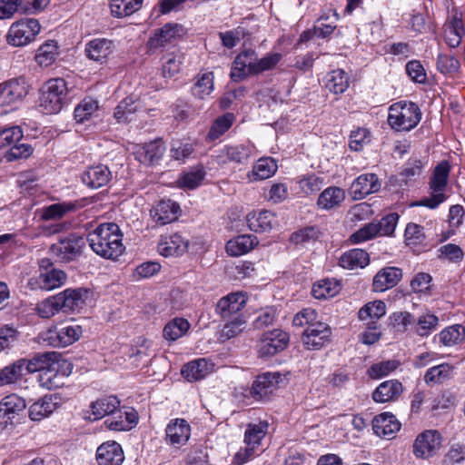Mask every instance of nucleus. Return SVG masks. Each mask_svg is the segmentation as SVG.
Returning <instances> with one entry per match:
<instances>
[{
  "mask_svg": "<svg viewBox=\"0 0 465 465\" xmlns=\"http://www.w3.org/2000/svg\"><path fill=\"white\" fill-rule=\"evenodd\" d=\"M213 90V74L211 72L204 73L198 76L193 84L192 93L200 99H205Z\"/></svg>",
  "mask_w": 465,
  "mask_h": 465,
  "instance_id": "nucleus-53",
  "label": "nucleus"
},
{
  "mask_svg": "<svg viewBox=\"0 0 465 465\" xmlns=\"http://www.w3.org/2000/svg\"><path fill=\"white\" fill-rule=\"evenodd\" d=\"M441 444L440 434L434 430H428L420 433L413 443V454L419 459H427L433 456Z\"/></svg>",
  "mask_w": 465,
  "mask_h": 465,
  "instance_id": "nucleus-9",
  "label": "nucleus"
},
{
  "mask_svg": "<svg viewBox=\"0 0 465 465\" xmlns=\"http://www.w3.org/2000/svg\"><path fill=\"white\" fill-rule=\"evenodd\" d=\"M369 253L362 249L350 250L344 252L339 260V264L341 267L350 270L364 268L369 264Z\"/></svg>",
  "mask_w": 465,
  "mask_h": 465,
  "instance_id": "nucleus-39",
  "label": "nucleus"
},
{
  "mask_svg": "<svg viewBox=\"0 0 465 465\" xmlns=\"http://www.w3.org/2000/svg\"><path fill=\"white\" fill-rule=\"evenodd\" d=\"M30 85L24 76L9 79L0 84V99L4 105H16L28 94Z\"/></svg>",
  "mask_w": 465,
  "mask_h": 465,
  "instance_id": "nucleus-7",
  "label": "nucleus"
},
{
  "mask_svg": "<svg viewBox=\"0 0 465 465\" xmlns=\"http://www.w3.org/2000/svg\"><path fill=\"white\" fill-rule=\"evenodd\" d=\"M35 311L41 318L48 319L61 311L57 296H51L37 303Z\"/></svg>",
  "mask_w": 465,
  "mask_h": 465,
  "instance_id": "nucleus-62",
  "label": "nucleus"
},
{
  "mask_svg": "<svg viewBox=\"0 0 465 465\" xmlns=\"http://www.w3.org/2000/svg\"><path fill=\"white\" fill-rule=\"evenodd\" d=\"M246 223L250 230L255 232H269L279 225L275 213L268 210L250 213L246 216Z\"/></svg>",
  "mask_w": 465,
  "mask_h": 465,
  "instance_id": "nucleus-18",
  "label": "nucleus"
},
{
  "mask_svg": "<svg viewBox=\"0 0 465 465\" xmlns=\"http://www.w3.org/2000/svg\"><path fill=\"white\" fill-rule=\"evenodd\" d=\"M385 313V303L381 300H377L368 302L361 307L358 312V317L361 321L370 320L369 323L377 324V320L384 316Z\"/></svg>",
  "mask_w": 465,
  "mask_h": 465,
  "instance_id": "nucleus-42",
  "label": "nucleus"
},
{
  "mask_svg": "<svg viewBox=\"0 0 465 465\" xmlns=\"http://www.w3.org/2000/svg\"><path fill=\"white\" fill-rule=\"evenodd\" d=\"M87 295L88 291L83 288L66 289L56 294L61 311L64 312H74L81 309L85 304Z\"/></svg>",
  "mask_w": 465,
  "mask_h": 465,
  "instance_id": "nucleus-20",
  "label": "nucleus"
},
{
  "mask_svg": "<svg viewBox=\"0 0 465 465\" xmlns=\"http://www.w3.org/2000/svg\"><path fill=\"white\" fill-rule=\"evenodd\" d=\"M401 429V423L392 413L384 412L373 418L372 430L380 437H392Z\"/></svg>",
  "mask_w": 465,
  "mask_h": 465,
  "instance_id": "nucleus-31",
  "label": "nucleus"
},
{
  "mask_svg": "<svg viewBox=\"0 0 465 465\" xmlns=\"http://www.w3.org/2000/svg\"><path fill=\"white\" fill-rule=\"evenodd\" d=\"M165 433L166 440L171 445L179 448L188 441L191 427L184 419H174L168 423Z\"/></svg>",
  "mask_w": 465,
  "mask_h": 465,
  "instance_id": "nucleus-22",
  "label": "nucleus"
},
{
  "mask_svg": "<svg viewBox=\"0 0 465 465\" xmlns=\"http://www.w3.org/2000/svg\"><path fill=\"white\" fill-rule=\"evenodd\" d=\"M258 244L257 237L242 234L227 242L225 249L230 256H241L252 250Z\"/></svg>",
  "mask_w": 465,
  "mask_h": 465,
  "instance_id": "nucleus-35",
  "label": "nucleus"
},
{
  "mask_svg": "<svg viewBox=\"0 0 465 465\" xmlns=\"http://www.w3.org/2000/svg\"><path fill=\"white\" fill-rule=\"evenodd\" d=\"M254 147L252 144L225 145L220 151V158L223 163H233L236 164H247L253 153Z\"/></svg>",
  "mask_w": 465,
  "mask_h": 465,
  "instance_id": "nucleus-19",
  "label": "nucleus"
},
{
  "mask_svg": "<svg viewBox=\"0 0 465 465\" xmlns=\"http://www.w3.org/2000/svg\"><path fill=\"white\" fill-rule=\"evenodd\" d=\"M40 32V24L35 18L22 19L14 23L7 33V43L24 46L31 43Z\"/></svg>",
  "mask_w": 465,
  "mask_h": 465,
  "instance_id": "nucleus-6",
  "label": "nucleus"
},
{
  "mask_svg": "<svg viewBox=\"0 0 465 465\" xmlns=\"http://www.w3.org/2000/svg\"><path fill=\"white\" fill-rule=\"evenodd\" d=\"M399 366L395 360H388L372 364L368 370V374L372 379H381L389 375Z\"/></svg>",
  "mask_w": 465,
  "mask_h": 465,
  "instance_id": "nucleus-60",
  "label": "nucleus"
},
{
  "mask_svg": "<svg viewBox=\"0 0 465 465\" xmlns=\"http://www.w3.org/2000/svg\"><path fill=\"white\" fill-rule=\"evenodd\" d=\"M282 54L279 53L268 54L264 57L258 59L256 55L255 64H252V74H259L265 71L273 69L281 61Z\"/></svg>",
  "mask_w": 465,
  "mask_h": 465,
  "instance_id": "nucleus-58",
  "label": "nucleus"
},
{
  "mask_svg": "<svg viewBox=\"0 0 465 465\" xmlns=\"http://www.w3.org/2000/svg\"><path fill=\"white\" fill-rule=\"evenodd\" d=\"M331 335L330 326L320 321L304 330L302 340L306 349L320 350L330 341Z\"/></svg>",
  "mask_w": 465,
  "mask_h": 465,
  "instance_id": "nucleus-10",
  "label": "nucleus"
},
{
  "mask_svg": "<svg viewBox=\"0 0 465 465\" xmlns=\"http://www.w3.org/2000/svg\"><path fill=\"white\" fill-rule=\"evenodd\" d=\"M76 205L73 203H58L44 207L41 212V219L44 221L59 220L66 213L74 211Z\"/></svg>",
  "mask_w": 465,
  "mask_h": 465,
  "instance_id": "nucleus-49",
  "label": "nucleus"
},
{
  "mask_svg": "<svg viewBox=\"0 0 465 465\" xmlns=\"http://www.w3.org/2000/svg\"><path fill=\"white\" fill-rule=\"evenodd\" d=\"M162 74L164 78L173 77L179 71L182 59L179 54H167L162 58Z\"/></svg>",
  "mask_w": 465,
  "mask_h": 465,
  "instance_id": "nucleus-59",
  "label": "nucleus"
},
{
  "mask_svg": "<svg viewBox=\"0 0 465 465\" xmlns=\"http://www.w3.org/2000/svg\"><path fill=\"white\" fill-rule=\"evenodd\" d=\"M68 88L63 78L48 80L41 90L39 107L45 114L59 113L65 102Z\"/></svg>",
  "mask_w": 465,
  "mask_h": 465,
  "instance_id": "nucleus-3",
  "label": "nucleus"
},
{
  "mask_svg": "<svg viewBox=\"0 0 465 465\" xmlns=\"http://www.w3.org/2000/svg\"><path fill=\"white\" fill-rule=\"evenodd\" d=\"M289 334L280 329L263 333L259 352L262 356H272L283 351L289 344Z\"/></svg>",
  "mask_w": 465,
  "mask_h": 465,
  "instance_id": "nucleus-13",
  "label": "nucleus"
},
{
  "mask_svg": "<svg viewBox=\"0 0 465 465\" xmlns=\"http://www.w3.org/2000/svg\"><path fill=\"white\" fill-rule=\"evenodd\" d=\"M180 211L179 204L168 199L160 201L152 210L151 213L158 224L165 225L176 221Z\"/></svg>",
  "mask_w": 465,
  "mask_h": 465,
  "instance_id": "nucleus-29",
  "label": "nucleus"
},
{
  "mask_svg": "<svg viewBox=\"0 0 465 465\" xmlns=\"http://www.w3.org/2000/svg\"><path fill=\"white\" fill-rule=\"evenodd\" d=\"M181 28L177 24H166L163 27L156 29L147 42V47L151 52H154L164 47L166 45L178 35Z\"/></svg>",
  "mask_w": 465,
  "mask_h": 465,
  "instance_id": "nucleus-27",
  "label": "nucleus"
},
{
  "mask_svg": "<svg viewBox=\"0 0 465 465\" xmlns=\"http://www.w3.org/2000/svg\"><path fill=\"white\" fill-rule=\"evenodd\" d=\"M97 102L92 98L84 99L74 109V118L83 123L97 111Z\"/></svg>",
  "mask_w": 465,
  "mask_h": 465,
  "instance_id": "nucleus-64",
  "label": "nucleus"
},
{
  "mask_svg": "<svg viewBox=\"0 0 465 465\" xmlns=\"http://www.w3.org/2000/svg\"><path fill=\"white\" fill-rule=\"evenodd\" d=\"M56 361L55 352L38 353L31 360L20 359L18 363L22 369L23 375L44 371L49 369L53 363Z\"/></svg>",
  "mask_w": 465,
  "mask_h": 465,
  "instance_id": "nucleus-28",
  "label": "nucleus"
},
{
  "mask_svg": "<svg viewBox=\"0 0 465 465\" xmlns=\"http://www.w3.org/2000/svg\"><path fill=\"white\" fill-rule=\"evenodd\" d=\"M165 152L163 142L160 139L139 145L135 152V158L141 163L152 165L159 162Z\"/></svg>",
  "mask_w": 465,
  "mask_h": 465,
  "instance_id": "nucleus-23",
  "label": "nucleus"
},
{
  "mask_svg": "<svg viewBox=\"0 0 465 465\" xmlns=\"http://www.w3.org/2000/svg\"><path fill=\"white\" fill-rule=\"evenodd\" d=\"M465 338V328L460 324H455L442 330L439 333V341L444 346L451 347Z\"/></svg>",
  "mask_w": 465,
  "mask_h": 465,
  "instance_id": "nucleus-50",
  "label": "nucleus"
},
{
  "mask_svg": "<svg viewBox=\"0 0 465 465\" xmlns=\"http://www.w3.org/2000/svg\"><path fill=\"white\" fill-rule=\"evenodd\" d=\"M112 178L108 167L104 164L92 166L83 175V182L92 188L106 185Z\"/></svg>",
  "mask_w": 465,
  "mask_h": 465,
  "instance_id": "nucleus-36",
  "label": "nucleus"
},
{
  "mask_svg": "<svg viewBox=\"0 0 465 465\" xmlns=\"http://www.w3.org/2000/svg\"><path fill=\"white\" fill-rule=\"evenodd\" d=\"M57 397L45 395L29 407V417L32 420H41L53 413L58 407Z\"/></svg>",
  "mask_w": 465,
  "mask_h": 465,
  "instance_id": "nucleus-34",
  "label": "nucleus"
},
{
  "mask_svg": "<svg viewBox=\"0 0 465 465\" xmlns=\"http://www.w3.org/2000/svg\"><path fill=\"white\" fill-rule=\"evenodd\" d=\"M350 84L348 74L342 69H336L325 76V87L335 94L344 93Z\"/></svg>",
  "mask_w": 465,
  "mask_h": 465,
  "instance_id": "nucleus-40",
  "label": "nucleus"
},
{
  "mask_svg": "<svg viewBox=\"0 0 465 465\" xmlns=\"http://www.w3.org/2000/svg\"><path fill=\"white\" fill-rule=\"evenodd\" d=\"M277 162L272 157L260 158L252 167V170L248 173L250 181L265 180L277 172Z\"/></svg>",
  "mask_w": 465,
  "mask_h": 465,
  "instance_id": "nucleus-37",
  "label": "nucleus"
},
{
  "mask_svg": "<svg viewBox=\"0 0 465 465\" xmlns=\"http://www.w3.org/2000/svg\"><path fill=\"white\" fill-rule=\"evenodd\" d=\"M256 52L252 49H246L241 52L234 59L230 76L232 81L238 82L252 74V67L255 64Z\"/></svg>",
  "mask_w": 465,
  "mask_h": 465,
  "instance_id": "nucleus-16",
  "label": "nucleus"
},
{
  "mask_svg": "<svg viewBox=\"0 0 465 465\" xmlns=\"http://www.w3.org/2000/svg\"><path fill=\"white\" fill-rule=\"evenodd\" d=\"M122 233L114 223H102L87 236L91 249L105 259L116 260L124 252Z\"/></svg>",
  "mask_w": 465,
  "mask_h": 465,
  "instance_id": "nucleus-1",
  "label": "nucleus"
},
{
  "mask_svg": "<svg viewBox=\"0 0 465 465\" xmlns=\"http://www.w3.org/2000/svg\"><path fill=\"white\" fill-rule=\"evenodd\" d=\"M137 420L138 416L134 410L125 411L118 410L104 420V424L111 430L124 431L134 428Z\"/></svg>",
  "mask_w": 465,
  "mask_h": 465,
  "instance_id": "nucleus-30",
  "label": "nucleus"
},
{
  "mask_svg": "<svg viewBox=\"0 0 465 465\" xmlns=\"http://www.w3.org/2000/svg\"><path fill=\"white\" fill-rule=\"evenodd\" d=\"M189 328L190 323L187 320L183 318H174L164 326L163 334L166 340L174 341L183 337Z\"/></svg>",
  "mask_w": 465,
  "mask_h": 465,
  "instance_id": "nucleus-47",
  "label": "nucleus"
},
{
  "mask_svg": "<svg viewBox=\"0 0 465 465\" xmlns=\"http://www.w3.org/2000/svg\"><path fill=\"white\" fill-rule=\"evenodd\" d=\"M340 292V285L330 279L319 281L312 286V293L315 299L333 297Z\"/></svg>",
  "mask_w": 465,
  "mask_h": 465,
  "instance_id": "nucleus-52",
  "label": "nucleus"
},
{
  "mask_svg": "<svg viewBox=\"0 0 465 465\" xmlns=\"http://www.w3.org/2000/svg\"><path fill=\"white\" fill-rule=\"evenodd\" d=\"M124 460V450L116 441H106L97 448L96 460L99 465H121Z\"/></svg>",
  "mask_w": 465,
  "mask_h": 465,
  "instance_id": "nucleus-21",
  "label": "nucleus"
},
{
  "mask_svg": "<svg viewBox=\"0 0 465 465\" xmlns=\"http://www.w3.org/2000/svg\"><path fill=\"white\" fill-rule=\"evenodd\" d=\"M463 24L460 18L453 16L446 25L444 29L445 41L451 47H457L461 41Z\"/></svg>",
  "mask_w": 465,
  "mask_h": 465,
  "instance_id": "nucleus-46",
  "label": "nucleus"
},
{
  "mask_svg": "<svg viewBox=\"0 0 465 465\" xmlns=\"http://www.w3.org/2000/svg\"><path fill=\"white\" fill-rule=\"evenodd\" d=\"M450 170V167L448 162L443 161L440 163L435 167L432 177L430 181V188L432 190L433 193L430 197L412 203L411 205L425 206L430 209H435L443 203L446 200V195L442 192L447 185Z\"/></svg>",
  "mask_w": 465,
  "mask_h": 465,
  "instance_id": "nucleus-4",
  "label": "nucleus"
},
{
  "mask_svg": "<svg viewBox=\"0 0 465 465\" xmlns=\"http://www.w3.org/2000/svg\"><path fill=\"white\" fill-rule=\"evenodd\" d=\"M189 246V240L180 233L169 236H162L157 250L164 257L180 256L183 254Z\"/></svg>",
  "mask_w": 465,
  "mask_h": 465,
  "instance_id": "nucleus-17",
  "label": "nucleus"
},
{
  "mask_svg": "<svg viewBox=\"0 0 465 465\" xmlns=\"http://www.w3.org/2000/svg\"><path fill=\"white\" fill-rule=\"evenodd\" d=\"M64 375L58 371V362L39 374L40 385L47 390H54L64 385Z\"/></svg>",
  "mask_w": 465,
  "mask_h": 465,
  "instance_id": "nucleus-45",
  "label": "nucleus"
},
{
  "mask_svg": "<svg viewBox=\"0 0 465 465\" xmlns=\"http://www.w3.org/2000/svg\"><path fill=\"white\" fill-rule=\"evenodd\" d=\"M213 364L205 359H198L185 364L182 369V374L189 381L203 379L213 371Z\"/></svg>",
  "mask_w": 465,
  "mask_h": 465,
  "instance_id": "nucleus-38",
  "label": "nucleus"
},
{
  "mask_svg": "<svg viewBox=\"0 0 465 465\" xmlns=\"http://www.w3.org/2000/svg\"><path fill=\"white\" fill-rule=\"evenodd\" d=\"M143 0H111L110 8L115 17H125L137 12L143 5Z\"/></svg>",
  "mask_w": 465,
  "mask_h": 465,
  "instance_id": "nucleus-44",
  "label": "nucleus"
},
{
  "mask_svg": "<svg viewBox=\"0 0 465 465\" xmlns=\"http://www.w3.org/2000/svg\"><path fill=\"white\" fill-rule=\"evenodd\" d=\"M25 407V401L22 397L16 394L5 396L0 401V427L5 429L14 424Z\"/></svg>",
  "mask_w": 465,
  "mask_h": 465,
  "instance_id": "nucleus-11",
  "label": "nucleus"
},
{
  "mask_svg": "<svg viewBox=\"0 0 465 465\" xmlns=\"http://www.w3.org/2000/svg\"><path fill=\"white\" fill-rule=\"evenodd\" d=\"M404 238L407 245L420 244L426 239L423 226L414 223H408L405 228Z\"/></svg>",
  "mask_w": 465,
  "mask_h": 465,
  "instance_id": "nucleus-63",
  "label": "nucleus"
},
{
  "mask_svg": "<svg viewBox=\"0 0 465 465\" xmlns=\"http://www.w3.org/2000/svg\"><path fill=\"white\" fill-rule=\"evenodd\" d=\"M346 198L345 191L338 186H330L319 195L317 205L320 209L329 211L339 208Z\"/></svg>",
  "mask_w": 465,
  "mask_h": 465,
  "instance_id": "nucleus-32",
  "label": "nucleus"
},
{
  "mask_svg": "<svg viewBox=\"0 0 465 465\" xmlns=\"http://www.w3.org/2000/svg\"><path fill=\"white\" fill-rule=\"evenodd\" d=\"M247 295L244 292H232L221 298L216 305V312L223 319L230 320L237 315H242L241 311L245 307Z\"/></svg>",
  "mask_w": 465,
  "mask_h": 465,
  "instance_id": "nucleus-12",
  "label": "nucleus"
},
{
  "mask_svg": "<svg viewBox=\"0 0 465 465\" xmlns=\"http://www.w3.org/2000/svg\"><path fill=\"white\" fill-rule=\"evenodd\" d=\"M221 332V337L231 339L240 334L245 328L246 320L243 315H237L227 320Z\"/></svg>",
  "mask_w": 465,
  "mask_h": 465,
  "instance_id": "nucleus-56",
  "label": "nucleus"
},
{
  "mask_svg": "<svg viewBox=\"0 0 465 465\" xmlns=\"http://www.w3.org/2000/svg\"><path fill=\"white\" fill-rule=\"evenodd\" d=\"M439 319L436 315L426 313L419 317L416 325V333L419 336H428L438 326Z\"/></svg>",
  "mask_w": 465,
  "mask_h": 465,
  "instance_id": "nucleus-61",
  "label": "nucleus"
},
{
  "mask_svg": "<svg viewBox=\"0 0 465 465\" xmlns=\"http://www.w3.org/2000/svg\"><path fill=\"white\" fill-rule=\"evenodd\" d=\"M66 281V274L61 270L52 269L41 272L37 277L31 278L28 284L32 289L39 288L45 291H51L60 287Z\"/></svg>",
  "mask_w": 465,
  "mask_h": 465,
  "instance_id": "nucleus-24",
  "label": "nucleus"
},
{
  "mask_svg": "<svg viewBox=\"0 0 465 465\" xmlns=\"http://www.w3.org/2000/svg\"><path fill=\"white\" fill-rule=\"evenodd\" d=\"M282 381L283 378L278 371L264 372L259 375L253 381L252 393L256 398L262 399L266 397L269 393H272Z\"/></svg>",
  "mask_w": 465,
  "mask_h": 465,
  "instance_id": "nucleus-26",
  "label": "nucleus"
},
{
  "mask_svg": "<svg viewBox=\"0 0 465 465\" xmlns=\"http://www.w3.org/2000/svg\"><path fill=\"white\" fill-rule=\"evenodd\" d=\"M57 54L58 46L56 42L48 41L38 48L35 61L39 65L47 67L55 61Z\"/></svg>",
  "mask_w": 465,
  "mask_h": 465,
  "instance_id": "nucleus-51",
  "label": "nucleus"
},
{
  "mask_svg": "<svg viewBox=\"0 0 465 465\" xmlns=\"http://www.w3.org/2000/svg\"><path fill=\"white\" fill-rule=\"evenodd\" d=\"M205 174L206 173L203 166H196L191 171L183 173L179 178L178 183L183 188L195 189L202 183Z\"/></svg>",
  "mask_w": 465,
  "mask_h": 465,
  "instance_id": "nucleus-54",
  "label": "nucleus"
},
{
  "mask_svg": "<svg viewBox=\"0 0 465 465\" xmlns=\"http://www.w3.org/2000/svg\"><path fill=\"white\" fill-rule=\"evenodd\" d=\"M82 335V328L76 324L50 329L41 334V339L53 347H66L76 341Z\"/></svg>",
  "mask_w": 465,
  "mask_h": 465,
  "instance_id": "nucleus-8",
  "label": "nucleus"
},
{
  "mask_svg": "<svg viewBox=\"0 0 465 465\" xmlns=\"http://www.w3.org/2000/svg\"><path fill=\"white\" fill-rule=\"evenodd\" d=\"M403 391L402 384L397 380L381 382L373 391L372 399L376 402L384 403L397 400Z\"/></svg>",
  "mask_w": 465,
  "mask_h": 465,
  "instance_id": "nucleus-33",
  "label": "nucleus"
},
{
  "mask_svg": "<svg viewBox=\"0 0 465 465\" xmlns=\"http://www.w3.org/2000/svg\"><path fill=\"white\" fill-rule=\"evenodd\" d=\"M234 120L235 116L232 113H226L219 116L212 124L207 134V139L209 141H214L220 138L231 128Z\"/></svg>",
  "mask_w": 465,
  "mask_h": 465,
  "instance_id": "nucleus-48",
  "label": "nucleus"
},
{
  "mask_svg": "<svg viewBox=\"0 0 465 465\" xmlns=\"http://www.w3.org/2000/svg\"><path fill=\"white\" fill-rule=\"evenodd\" d=\"M115 50L113 40L107 38H95L86 43L84 53L88 59L99 64H105Z\"/></svg>",
  "mask_w": 465,
  "mask_h": 465,
  "instance_id": "nucleus-14",
  "label": "nucleus"
},
{
  "mask_svg": "<svg viewBox=\"0 0 465 465\" xmlns=\"http://www.w3.org/2000/svg\"><path fill=\"white\" fill-rule=\"evenodd\" d=\"M436 66L442 74L453 76L460 69V62L452 55L440 54L437 58Z\"/></svg>",
  "mask_w": 465,
  "mask_h": 465,
  "instance_id": "nucleus-57",
  "label": "nucleus"
},
{
  "mask_svg": "<svg viewBox=\"0 0 465 465\" xmlns=\"http://www.w3.org/2000/svg\"><path fill=\"white\" fill-rule=\"evenodd\" d=\"M421 113L411 102L401 101L389 108L388 124L396 131H410L420 121Z\"/></svg>",
  "mask_w": 465,
  "mask_h": 465,
  "instance_id": "nucleus-2",
  "label": "nucleus"
},
{
  "mask_svg": "<svg viewBox=\"0 0 465 465\" xmlns=\"http://www.w3.org/2000/svg\"><path fill=\"white\" fill-rule=\"evenodd\" d=\"M268 423L261 421L259 423H249L244 432V443L256 449L262 440L265 437L268 430Z\"/></svg>",
  "mask_w": 465,
  "mask_h": 465,
  "instance_id": "nucleus-43",
  "label": "nucleus"
},
{
  "mask_svg": "<svg viewBox=\"0 0 465 465\" xmlns=\"http://www.w3.org/2000/svg\"><path fill=\"white\" fill-rule=\"evenodd\" d=\"M452 367L447 363L430 368L424 376L426 383H441L450 378Z\"/></svg>",
  "mask_w": 465,
  "mask_h": 465,
  "instance_id": "nucleus-55",
  "label": "nucleus"
},
{
  "mask_svg": "<svg viewBox=\"0 0 465 465\" xmlns=\"http://www.w3.org/2000/svg\"><path fill=\"white\" fill-rule=\"evenodd\" d=\"M86 239L78 233H70L59 238L50 251L60 262H71L79 257L85 247Z\"/></svg>",
  "mask_w": 465,
  "mask_h": 465,
  "instance_id": "nucleus-5",
  "label": "nucleus"
},
{
  "mask_svg": "<svg viewBox=\"0 0 465 465\" xmlns=\"http://www.w3.org/2000/svg\"><path fill=\"white\" fill-rule=\"evenodd\" d=\"M380 189L381 182L375 173H363L353 181L350 190L354 200H361Z\"/></svg>",
  "mask_w": 465,
  "mask_h": 465,
  "instance_id": "nucleus-15",
  "label": "nucleus"
},
{
  "mask_svg": "<svg viewBox=\"0 0 465 465\" xmlns=\"http://www.w3.org/2000/svg\"><path fill=\"white\" fill-rule=\"evenodd\" d=\"M120 401L116 396L110 395L98 399L92 403L91 408L95 419H101L106 415L111 416L118 411Z\"/></svg>",
  "mask_w": 465,
  "mask_h": 465,
  "instance_id": "nucleus-41",
  "label": "nucleus"
},
{
  "mask_svg": "<svg viewBox=\"0 0 465 465\" xmlns=\"http://www.w3.org/2000/svg\"><path fill=\"white\" fill-rule=\"evenodd\" d=\"M402 278V271L398 267H384L373 278L372 290L377 292L393 288Z\"/></svg>",
  "mask_w": 465,
  "mask_h": 465,
  "instance_id": "nucleus-25",
  "label": "nucleus"
}]
</instances>
